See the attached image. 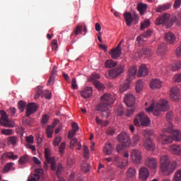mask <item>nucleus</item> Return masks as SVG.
Here are the masks:
<instances>
[{"label": "nucleus", "mask_w": 181, "mask_h": 181, "mask_svg": "<svg viewBox=\"0 0 181 181\" xmlns=\"http://www.w3.org/2000/svg\"><path fill=\"white\" fill-rule=\"evenodd\" d=\"M158 141L160 144H162V145L172 144L173 141L180 142V131L173 129V123L169 122L164 128L163 133L158 136Z\"/></svg>", "instance_id": "f257e3e1"}, {"label": "nucleus", "mask_w": 181, "mask_h": 181, "mask_svg": "<svg viewBox=\"0 0 181 181\" xmlns=\"http://www.w3.org/2000/svg\"><path fill=\"white\" fill-rule=\"evenodd\" d=\"M160 169L163 175L169 176L176 170L177 162L173 161L170 163L168 155H163L160 158Z\"/></svg>", "instance_id": "f03ea898"}, {"label": "nucleus", "mask_w": 181, "mask_h": 181, "mask_svg": "<svg viewBox=\"0 0 181 181\" xmlns=\"http://www.w3.org/2000/svg\"><path fill=\"white\" fill-rule=\"evenodd\" d=\"M169 110V102L165 99L160 100L155 107V103H152L150 107L146 108V112H153V115L159 117L160 112L168 111Z\"/></svg>", "instance_id": "7ed1b4c3"}, {"label": "nucleus", "mask_w": 181, "mask_h": 181, "mask_svg": "<svg viewBox=\"0 0 181 181\" xmlns=\"http://www.w3.org/2000/svg\"><path fill=\"white\" fill-rule=\"evenodd\" d=\"M124 101L128 107L125 113L126 117L134 115V112L135 111V109L134 108V105H135V96L131 93H127L124 95Z\"/></svg>", "instance_id": "20e7f679"}, {"label": "nucleus", "mask_w": 181, "mask_h": 181, "mask_svg": "<svg viewBox=\"0 0 181 181\" xmlns=\"http://www.w3.org/2000/svg\"><path fill=\"white\" fill-rule=\"evenodd\" d=\"M134 124L136 127H148L151 125V119L145 113H139L134 119Z\"/></svg>", "instance_id": "39448f33"}, {"label": "nucleus", "mask_w": 181, "mask_h": 181, "mask_svg": "<svg viewBox=\"0 0 181 181\" xmlns=\"http://www.w3.org/2000/svg\"><path fill=\"white\" fill-rule=\"evenodd\" d=\"M153 135V131H146L144 132V138H146V139L147 140L144 142V146L145 149H146L147 151H151V152H153V151H155L156 148L155 143H153L152 140H151V136H152Z\"/></svg>", "instance_id": "423d86ee"}, {"label": "nucleus", "mask_w": 181, "mask_h": 181, "mask_svg": "<svg viewBox=\"0 0 181 181\" xmlns=\"http://www.w3.org/2000/svg\"><path fill=\"white\" fill-rule=\"evenodd\" d=\"M124 158H119V156H117L114 158L115 162H116L117 166L122 169V168H125V166H128V158H129V153L126 152L123 154Z\"/></svg>", "instance_id": "0eeeda50"}, {"label": "nucleus", "mask_w": 181, "mask_h": 181, "mask_svg": "<svg viewBox=\"0 0 181 181\" xmlns=\"http://www.w3.org/2000/svg\"><path fill=\"white\" fill-rule=\"evenodd\" d=\"M0 115L1 117L0 118V125L5 127L6 128H13L12 123L9 122V117H8L6 112L1 110Z\"/></svg>", "instance_id": "6e6552de"}, {"label": "nucleus", "mask_w": 181, "mask_h": 181, "mask_svg": "<svg viewBox=\"0 0 181 181\" xmlns=\"http://www.w3.org/2000/svg\"><path fill=\"white\" fill-rule=\"evenodd\" d=\"M117 141L123 144L126 148L131 146V138L126 132H122L117 136Z\"/></svg>", "instance_id": "1a4fd4ad"}, {"label": "nucleus", "mask_w": 181, "mask_h": 181, "mask_svg": "<svg viewBox=\"0 0 181 181\" xmlns=\"http://www.w3.org/2000/svg\"><path fill=\"white\" fill-rule=\"evenodd\" d=\"M50 155H52L50 148H46L45 149V158L47 163H51L52 170H56V157H50Z\"/></svg>", "instance_id": "9d476101"}, {"label": "nucleus", "mask_w": 181, "mask_h": 181, "mask_svg": "<svg viewBox=\"0 0 181 181\" xmlns=\"http://www.w3.org/2000/svg\"><path fill=\"white\" fill-rule=\"evenodd\" d=\"M131 159L133 163L139 165L141 163V160H142V153H141V151L134 149L131 153Z\"/></svg>", "instance_id": "9b49d317"}, {"label": "nucleus", "mask_w": 181, "mask_h": 181, "mask_svg": "<svg viewBox=\"0 0 181 181\" xmlns=\"http://www.w3.org/2000/svg\"><path fill=\"white\" fill-rule=\"evenodd\" d=\"M124 70H125V66L124 65H120L117 66L116 69H110L109 71V76L110 78H115V77L121 76V74L124 73Z\"/></svg>", "instance_id": "f8f14e48"}, {"label": "nucleus", "mask_w": 181, "mask_h": 181, "mask_svg": "<svg viewBox=\"0 0 181 181\" xmlns=\"http://www.w3.org/2000/svg\"><path fill=\"white\" fill-rule=\"evenodd\" d=\"M100 103H105L109 105H112L115 103V96L111 95L110 93H105L101 95Z\"/></svg>", "instance_id": "ddd939ff"}, {"label": "nucleus", "mask_w": 181, "mask_h": 181, "mask_svg": "<svg viewBox=\"0 0 181 181\" xmlns=\"http://www.w3.org/2000/svg\"><path fill=\"white\" fill-rule=\"evenodd\" d=\"M145 165L152 170L158 169V160L155 158L148 157L145 160Z\"/></svg>", "instance_id": "4468645a"}, {"label": "nucleus", "mask_w": 181, "mask_h": 181, "mask_svg": "<svg viewBox=\"0 0 181 181\" xmlns=\"http://www.w3.org/2000/svg\"><path fill=\"white\" fill-rule=\"evenodd\" d=\"M170 18V15L169 13H165L163 16L157 18L155 21V23L156 25H165V26H168Z\"/></svg>", "instance_id": "2eb2a0df"}, {"label": "nucleus", "mask_w": 181, "mask_h": 181, "mask_svg": "<svg viewBox=\"0 0 181 181\" xmlns=\"http://www.w3.org/2000/svg\"><path fill=\"white\" fill-rule=\"evenodd\" d=\"M170 97L174 101H179L180 98V90L177 86H173L170 91Z\"/></svg>", "instance_id": "dca6fc26"}, {"label": "nucleus", "mask_w": 181, "mask_h": 181, "mask_svg": "<svg viewBox=\"0 0 181 181\" xmlns=\"http://www.w3.org/2000/svg\"><path fill=\"white\" fill-rule=\"evenodd\" d=\"M122 44V41H121L117 47L114 49H111L110 54L112 57V59L115 60L118 59L121 56L122 50H121V45Z\"/></svg>", "instance_id": "f3484780"}, {"label": "nucleus", "mask_w": 181, "mask_h": 181, "mask_svg": "<svg viewBox=\"0 0 181 181\" xmlns=\"http://www.w3.org/2000/svg\"><path fill=\"white\" fill-rule=\"evenodd\" d=\"M148 177H149V170L146 167H141L139 169L140 180H142V181L148 180Z\"/></svg>", "instance_id": "a211bd4d"}, {"label": "nucleus", "mask_w": 181, "mask_h": 181, "mask_svg": "<svg viewBox=\"0 0 181 181\" xmlns=\"http://www.w3.org/2000/svg\"><path fill=\"white\" fill-rule=\"evenodd\" d=\"M37 111V105L34 103H29L26 109V117H30L32 114H35Z\"/></svg>", "instance_id": "6ab92c4d"}, {"label": "nucleus", "mask_w": 181, "mask_h": 181, "mask_svg": "<svg viewBox=\"0 0 181 181\" xmlns=\"http://www.w3.org/2000/svg\"><path fill=\"white\" fill-rule=\"evenodd\" d=\"M165 39L169 45H175L176 42H177V38H176V35L173 33H167L165 35Z\"/></svg>", "instance_id": "aec40b11"}, {"label": "nucleus", "mask_w": 181, "mask_h": 181, "mask_svg": "<svg viewBox=\"0 0 181 181\" xmlns=\"http://www.w3.org/2000/svg\"><path fill=\"white\" fill-rule=\"evenodd\" d=\"M80 94L83 98H90V95H93V88L88 86L80 91Z\"/></svg>", "instance_id": "412c9836"}, {"label": "nucleus", "mask_w": 181, "mask_h": 181, "mask_svg": "<svg viewBox=\"0 0 181 181\" xmlns=\"http://www.w3.org/2000/svg\"><path fill=\"white\" fill-rule=\"evenodd\" d=\"M110 108H111V105L104 102H100L96 106L97 111H100L101 112H105L106 111H108Z\"/></svg>", "instance_id": "4be33fe9"}, {"label": "nucleus", "mask_w": 181, "mask_h": 181, "mask_svg": "<svg viewBox=\"0 0 181 181\" xmlns=\"http://www.w3.org/2000/svg\"><path fill=\"white\" fill-rule=\"evenodd\" d=\"M150 87L152 90H159L162 88V81L158 78L152 79L150 83Z\"/></svg>", "instance_id": "5701e85b"}, {"label": "nucleus", "mask_w": 181, "mask_h": 181, "mask_svg": "<svg viewBox=\"0 0 181 181\" xmlns=\"http://www.w3.org/2000/svg\"><path fill=\"white\" fill-rule=\"evenodd\" d=\"M149 74V69L146 67V64H141L139 66V72H138V77H145V76H148Z\"/></svg>", "instance_id": "b1692460"}, {"label": "nucleus", "mask_w": 181, "mask_h": 181, "mask_svg": "<svg viewBox=\"0 0 181 181\" xmlns=\"http://www.w3.org/2000/svg\"><path fill=\"white\" fill-rule=\"evenodd\" d=\"M169 152H170V153H172L173 155L180 156L181 155L180 145L173 144L170 146Z\"/></svg>", "instance_id": "393cba45"}, {"label": "nucleus", "mask_w": 181, "mask_h": 181, "mask_svg": "<svg viewBox=\"0 0 181 181\" xmlns=\"http://www.w3.org/2000/svg\"><path fill=\"white\" fill-rule=\"evenodd\" d=\"M57 73V66H54L51 71V74L49 76V80L47 81L48 86H53V84H54V76H56Z\"/></svg>", "instance_id": "a878e982"}, {"label": "nucleus", "mask_w": 181, "mask_h": 181, "mask_svg": "<svg viewBox=\"0 0 181 181\" xmlns=\"http://www.w3.org/2000/svg\"><path fill=\"white\" fill-rule=\"evenodd\" d=\"M138 71V68H136V66H133L129 69L128 71V76L129 78L127 80H132L133 78H135V76H136V72Z\"/></svg>", "instance_id": "bb28decb"}, {"label": "nucleus", "mask_w": 181, "mask_h": 181, "mask_svg": "<svg viewBox=\"0 0 181 181\" xmlns=\"http://www.w3.org/2000/svg\"><path fill=\"white\" fill-rule=\"evenodd\" d=\"M8 145H11V146H16L18 142H19V138L16 136H8L6 139Z\"/></svg>", "instance_id": "cd10ccee"}, {"label": "nucleus", "mask_w": 181, "mask_h": 181, "mask_svg": "<svg viewBox=\"0 0 181 181\" xmlns=\"http://www.w3.org/2000/svg\"><path fill=\"white\" fill-rule=\"evenodd\" d=\"M152 32L153 31L151 29L147 30L146 32L144 33L143 35L137 37V42H139V43H141V42H145V39H146V37H149V36L152 35Z\"/></svg>", "instance_id": "c85d7f7f"}, {"label": "nucleus", "mask_w": 181, "mask_h": 181, "mask_svg": "<svg viewBox=\"0 0 181 181\" xmlns=\"http://www.w3.org/2000/svg\"><path fill=\"white\" fill-rule=\"evenodd\" d=\"M124 18L127 26H131L132 22H134V18L132 17V13L127 12L124 14Z\"/></svg>", "instance_id": "c756f323"}, {"label": "nucleus", "mask_w": 181, "mask_h": 181, "mask_svg": "<svg viewBox=\"0 0 181 181\" xmlns=\"http://www.w3.org/2000/svg\"><path fill=\"white\" fill-rule=\"evenodd\" d=\"M112 151H114V146L110 142H107L105 145V148H103V152L105 155H111L112 153Z\"/></svg>", "instance_id": "7c9ffc66"}, {"label": "nucleus", "mask_w": 181, "mask_h": 181, "mask_svg": "<svg viewBox=\"0 0 181 181\" xmlns=\"http://www.w3.org/2000/svg\"><path fill=\"white\" fill-rule=\"evenodd\" d=\"M130 86H131V80L127 79L126 81H124V83L120 85V87L119 89L120 93H124V91H127V90H129Z\"/></svg>", "instance_id": "2f4dec72"}, {"label": "nucleus", "mask_w": 181, "mask_h": 181, "mask_svg": "<svg viewBox=\"0 0 181 181\" xmlns=\"http://www.w3.org/2000/svg\"><path fill=\"white\" fill-rule=\"evenodd\" d=\"M147 9H148V6L146 4L140 3L137 5V11L139 12L141 16L145 15Z\"/></svg>", "instance_id": "473e14b6"}, {"label": "nucleus", "mask_w": 181, "mask_h": 181, "mask_svg": "<svg viewBox=\"0 0 181 181\" xmlns=\"http://www.w3.org/2000/svg\"><path fill=\"white\" fill-rule=\"evenodd\" d=\"M62 172H63V165H62V163H58L57 168V176L59 179L58 181H64V179L60 177Z\"/></svg>", "instance_id": "72a5a7b5"}, {"label": "nucleus", "mask_w": 181, "mask_h": 181, "mask_svg": "<svg viewBox=\"0 0 181 181\" xmlns=\"http://www.w3.org/2000/svg\"><path fill=\"white\" fill-rule=\"evenodd\" d=\"M95 121L98 125H100L102 128H104V127H107V125L110 124V122L108 121H103V119H100V117H96Z\"/></svg>", "instance_id": "f704fd0d"}, {"label": "nucleus", "mask_w": 181, "mask_h": 181, "mask_svg": "<svg viewBox=\"0 0 181 181\" xmlns=\"http://www.w3.org/2000/svg\"><path fill=\"white\" fill-rule=\"evenodd\" d=\"M117 64V62H114L112 59L107 60L105 62V66L107 69H112L113 67H115Z\"/></svg>", "instance_id": "c9c22d12"}, {"label": "nucleus", "mask_w": 181, "mask_h": 181, "mask_svg": "<svg viewBox=\"0 0 181 181\" xmlns=\"http://www.w3.org/2000/svg\"><path fill=\"white\" fill-rule=\"evenodd\" d=\"M166 53V46L161 45L158 47L157 54L158 56H163Z\"/></svg>", "instance_id": "e433bc0d"}, {"label": "nucleus", "mask_w": 181, "mask_h": 181, "mask_svg": "<svg viewBox=\"0 0 181 181\" xmlns=\"http://www.w3.org/2000/svg\"><path fill=\"white\" fill-rule=\"evenodd\" d=\"M171 5L170 4H163L162 6H158L156 11V12H163L165 11H168V9L170 8Z\"/></svg>", "instance_id": "4c0bfd02"}, {"label": "nucleus", "mask_w": 181, "mask_h": 181, "mask_svg": "<svg viewBox=\"0 0 181 181\" xmlns=\"http://www.w3.org/2000/svg\"><path fill=\"white\" fill-rule=\"evenodd\" d=\"M6 156L7 159H11V160H16L19 156L16 154H15L13 152H6Z\"/></svg>", "instance_id": "58836bf2"}, {"label": "nucleus", "mask_w": 181, "mask_h": 181, "mask_svg": "<svg viewBox=\"0 0 181 181\" xmlns=\"http://www.w3.org/2000/svg\"><path fill=\"white\" fill-rule=\"evenodd\" d=\"M181 69V61H176L171 65V70L173 71H177V70H180Z\"/></svg>", "instance_id": "ea45409f"}, {"label": "nucleus", "mask_w": 181, "mask_h": 181, "mask_svg": "<svg viewBox=\"0 0 181 181\" xmlns=\"http://www.w3.org/2000/svg\"><path fill=\"white\" fill-rule=\"evenodd\" d=\"M151 26V21L149 19L144 20L143 22L141 23V30H144Z\"/></svg>", "instance_id": "a19ab883"}, {"label": "nucleus", "mask_w": 181, "mask_h": 181, "mask_svg": "<svg viewBox=\"0 0 181 181\" xmlns=\"http://www.w3.org/2000/svg\"><path fill=\"white\" fill-rule=\"evenodd\" d=\"M127 175L128 176V177H132V179H134V177L136 176V170L133 168H130L127 170Z\"/></svg>", "instance_id": "79ce46f5"}, {"label": "nucleus", "mask_w": 181, "mask_h": 181, "mask_svg": "<svg viewBox=\"0 0 181 181\" xmlns=\"http://www.w3.org/2000/svg\"><path fill=\"white\" fill-rule=\"evenodd\" d=\"M83 33V27L82 25H78L71 33V36L74 35L75 36H78V35Z\"/></svg>", "instance_id": "37998d69"}, {"label": "nucleus", "mask_w": 181, "mask_h": 181, "mask_svg": "<svg viewBox=\"0 0 181 181\" xmlns=\"http://www.w3.org/2000/svg\"><path fill=\"white\" fill-rule=\"evenodd\" d=\"M29 156L24 155L21 156L18 160V164L19 165H25V163L29 162Z\"/></svg>", "instance_id": "c03bdc74"}, {"label": "nucleus", "mask_w": 181, "mask_h": 181, "mask_svg": "<svg viewBox=\"0 0 181 181\" xmlns=\"http://www.w3.org/2000/svg\"><path fill=\"white\" fill-rule=\"evenodd\" d=\"M13 165L15 164L12 162H10L6 164V165L3 169L4 173H8V172H11V170L12 169V168H13Z\"/></svg>", "instance_id": "a18cd8bd"}, {"label": "nucleus", "mask_w": 181, "mask_h": 181, "mask_svg": "<svg viewBox=\"0 0 181 181\" xmlns=\"http://www.w3.org/2000/svg\"><path fill=\"white\" fill-rule=\"evenodd\" d=\"M54 131V127L53 126H48L46 129V134L47 138H52L53 136V132Z\"/></svg>", "instance_id": "49530a36"}, {"label": "nucleus", "mask_w": 181, "mask_h": 181, "mask_svg": "<svg viewBox=\"0 0 181 181\" xmlns=\"http://www.w3.org/2000/svg\"><path fill=\"white\" fill-rule=\"evenodd\" d=\"M81 169L85 173L90 172V165L87 163L86 161H83L82 165H81Z\"/></svg>", "instance_id": "de8ad7c7"}, {"label": "nucleus", "mask_w": 181, "mask_h": 181, "mask_svg": "<svg viewBox=\"0 0 181 181\" xmlns=\"http://www.w3.org/2000/svg\"><path fill=\"white\" fill-rule=\"evenodd\" d=\"M83 158H85V159H88V158H90V150L88 149V146L84 145L83 147Z\"/></svg>", "instance_id": "09e8293b"}, {"label": "nucleus", "mask_w": 181, "mask_h": 181, "mask_svg": "<svg viewBox=\"0 0 181 181\" xmlns=\"http://www.w3.org/2000/svg\"><path fill=\"white\" fill-rule=\"evenodd\" d=\"M18 107L21 112H23L25 111V108H26V102L20 100L18 103Z\"/></svg>", "instance_id": "8fccbe9b"}, {"label": "nucleus", "mask_w": 181, "mask_h": 181, "mask_svg": "<svg viewBox=\"0 0 181 181\" xmlns=\"http://www.w3.org/2000/svg\"><path fill=\"white\" fill-rule=\"evenodd\" d=\"M144 88V81L139 80L136 84V93H139Z\"/></svg>", "instance_id": "3c124183"}, {"label": "nucleus", "mask_w": 181, "mask_h": 181, "mask_svg": "<svg viewBox=\"0 0 181 181\" xmlns=\"http://www.w3.org/2000/svg\"><path fill=\"white\" fill-rule=\"evenodd\" d=\"M2 135L11 136L13 135V129H1Z\"/></svg>", "instance_id": "603ef678"}, {"label": "nucleus", "mask_w": 181, "mask_h": 181, "mask_svg": "<svg viewBox=\"0 0 181 181\" xmlns=\"http://www.w3.org/2000/svg\"><path fill=\"white\" fill-rule=\"evenodd\" d=\"M173 181H181V169L177 170L174 175Z\"/></svg>", "instance_id": "864d4df0"}, {"label": "nucleus", "mask_w": 181, "mask_h": 181, "mask_svg": "<svg viewBox=\"0 0 181 181\" xmlns=\"http://www.w3.org/2000/svg\"><path fill=\"white\" fill-rule=\"evenodd\" d=\"M93 84H94L95 87L98 90H99V91H103V90H104V88H105V86L103 83H101L100 82H99V81H95V82L93 83Z\"/></svg>", "instance_id": "5fc2aeb1"}, {"label": "nucleus", "mask_w": 181, "mask_h": 181, "mask_svg": "<svg viewBox=\"0 0 181 181\" xmlns=\"http://www.w3.org/2000/svg\"><path fill=\"white\" fill-rule=\"evenodd\" d=\"M40 179V175L32 174L30 177L28 178V181H37Z\"/></svg>", "instance_id": "6e6d98bb"}, {"label": "nucleus", "mask_w": 181, "mask_h": 181, "mask_svg": "<svg viewBox=\"0 0 181 181\" xmlns=\"http://www.w3.org/2000/svg\"><path fill=\"white\" fill-rule=\"evenodd\" d=\"M60 142H62V136H57L53 141L54 146H59V145H60Z\"/></svg>", "instance_id": "4d7b16f0"}, {"label": "nucleus", "mask_w": 181, "mask_h": 181, "mask_svg": "<svg viewBox=\"0 0 181 181\" xmlns=\"http://www.w3.org/2000/svg\"><path fill=\"white\" fill-rule=\"evenodd\" d=\"M52 49L54 52H56L59 49V44H57V40H52L51 43Z\"/></svg>", "instance_id": "13d9d810"}, {"label": "nucleus", "mask_w": 181, "mask_h": 181, "mask_svg": "<svg viewBox=\"0 0 181 181\" xmlns=\"http://www.w3.org/2000/svg\"><path fill=\"white\" fill-rule=\"evenodd\" d=\"M142 52L146 57H151L152 56V50L151 49H143Z\"/></svg>", "instance_id": "bf43d9fd"}, {"label": "nucleus", "mask_w": 181, "mask_h": 181, "mask_svg": "<svg viewBox=\"0 0 181 181\" xmlns=\"http://www.w3.org/2000/svg\"><path fill=\"white\" fill-rule=\"evenodd\" d=\"M64 149H66V142H62L59 148L61 155H64Z\"/></svg>", "instance_id": "052dcab7"}, {"label": "nucleus", "mask_w": 181, "mask_h": 181, "mask_svg": "<svg viewBox=\"0 0 181 181\" xmlns=\"http://www.w3.org/2000/svg\"><path fill=\"white\" fill-rule=\"evenodd\" d=\"M134 145H137L138 142L141 141V136L138 134H136L132 138Z\"/></svg>", "instance_id": "680f3d73"}, {"label": "nucleus", "mask_w": 181, "mask_h": 181, "mask_svg": "<svg viewBox=\"0 0 181 181\" xmlns=\"http://www.w3.org/2000/svg\"><path fill=\"white\" fill-rule=\"evenodd\" d=\"M100 74H93L91 75V76L89 78V81H95V80H98L100 78Z\"/></svg>", "instance_id": "e2e57ef3"}, {"label": "nucleus", "mask_w": 181, "mask_h": 181, "mask_svg": "<svg viewBox=\"0 0 181 181\" xmlns=\"http://www.w3.org/2000/svg\"><path fill=\"white\" fill-rule=\"evenodd\" d=\"M50 117H49V115H44L42 116V124L43 125H46V124H47V122H49Z\"/></svg>", "instance_id": "0e129e2a"}, {"label": "nucleus", "mask_w": 181, "mask_h": 181, "mask_svg": "<svg viewBox=\"0 0 181 181\" xmlns=\"http://www.w3.org/2000/svg\"><path fill=\"white\" fill-rule=\"evenodd\" d=\"M25 141L28 144H33L35 142V137L33 135L28 136L25 137Z\"/></svg>", "instance_id": "69168bd1"}, {"label": "nucleus", "mask_w": 181, "mask_h": 181, "mask_svg": "<svg viewBox=\"0 0 181 181\" xmlns=\"http://www.w3.org/2000/svg\"><path fill=\"white\" fill-rule=\"evenodd\" d=\"M167 121H172L173 119V111H169L166 114Z\"/></svg>", "instance_id": "338daca9"}, {"label": "nucleus", "mask_w": 181, "mask_h": 181, "mask_svg": "<svg viewBox=\"0 0 181 181\" xmlns=\"http://www.w3.org/2000/svg\"><path fill=\"white\" fill-rule=\"evenodd\" d=\"M174 81L175 83H181V73L175 75Z\"/></svg>", "instance_id": "774afa93"}]
</instances>
